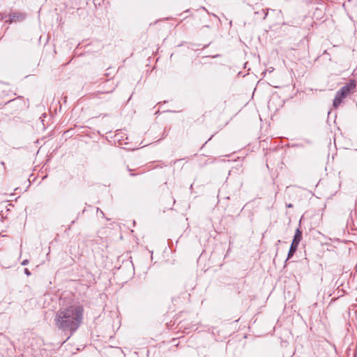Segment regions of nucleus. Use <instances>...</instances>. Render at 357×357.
<instances>
[{
    "label": "nucleus",
    "mask_w": 357,
    "mask_h": 357,
    "mask_svg": "<svg viewBox=\"0 0 357 357\" xmlns=\"http://www.w3.org/2000/svg\"><path fill=\"white\" fill-rule=\"evenodd\" d=\"M84 309L79 305H72L61 308L56 314L54 321L57 328L63 331L74 333L83 319Z\"/></svg>",
    "instance_id": "f257e3e1"
},
{
    "label": "nucleus",
    "mask_w": 357,
    "mask_h": 357,
    "mask_svg": "<svg viewBox=\"0 0 357 357\" xmlns=\"http://www.w3.org/2000/svg\"><path fill=\"white\" fill-rule=\"evenodd\" d=\"M356 86L355 81L350 80L349 82L337 91L333 100V107L335 108L338 107L344 98L354 92Z\"/></svg>",
    "instance_id": "f03ea898"
},
{
    "label": "nucleus",
    "mask_w": 357,
    "mask_h": 357,
    "mask_svg": "<svg viewBox=\"0 0 357 357\" xmlns=\"http://www.w3.org/2000/svg\"><path fill=\"white\" fill-rule=\"evenodd\" d=\"M301 238H302V232L300 230V229H297L296 230L293 241L291 242L286 261L289 260L290 258H291L294 256V253L296 252V251L298 248L299 243L301 241Z\"/></svg>",
    "instance_id": "7ed1b4c3"
},
{
    "label": "nucleus",
    "mask_w": 357,
    "mask_h": 357,
    "mask_svg": "<svg viewBox=\"0 0 357 357\" xmlns=\"http://www.w3.org/2000/svg\"><path fill=\"white\" fill-rule=\"evenodd\" d=\"M25 18V15L22 13H13L10 14L8 16V19L6 20V22L12 23L13 22H20L22 21Z\"/></svg>",
    "instance_id": "20e7f679"
},
{
    "label": "nucleus",
    "mask_w": 357,
    "mask_h": 357,
    "mask_svg": "<svg viewBox=\"0 0 357 357\" xmlns=\"http://www.w3.org/2000/svg\"><path fill=\"white\" fill-rule=\"evenodd\" d=\"M29 264V260L28 259H24V261H22V262L21 263V264L22 266H26Z\"/></svg>",
    "instance_id": "39448f33"
},
{
    "label": "nucleus",
    "mask_w": 357,
    "mask_h": 357,
    "mask_svg": "<svg viewBox=\"0 0 357 357\" xmlns=\"http://www.w3.org/2000/svg\"><path fill=\"white\" fill-rule=\"evenodd\" d=\"M24 273H25L27 276L31 275V272L29 271V269H28V268H24Z\"/></svg>",
    "instance_id": "423d86ee"
},
{
    "label": "nucleus",
    "mask_w": 357,
    "mask_h": 357,
    "mask_svg": "<svg viewBox=\"0 0 357 357\" xmlns=\"http://www.w3.org/2000/svg\"><path fill=\"white\" fill-rule=\"evenodd\" d=\"M4 17H3V15L2 13H0V20H3Z\"/></svg>",
    "instance_id": "0eeeda50"
},
{
    "label": "nucleus",
    "mask_w": 357,
    "mask_h": 357,
    "mask_svg": "<svg viewBox=\"0 0 357 357\" xmlns=\"http://www.w3.org/2000/svg\"><path fill=\"white\" fill-rule=\"evenodd\" d=\"M291 206H292V205L291 204L288 205V207H291Z\"/></svg>",
    "instance_id": "6e6552de"
},
{
    "label": "nucleus",
    "mask_w": 357,
    "mask_h": 357,
    "mask_svg": "<svg viewBox=\"0 0 357 357\" xmlns=\"http://www.w3.org/2000/svg\"><path fill=\"white\" fill-rule=\"evenodd\" d=\"M2 105V102H0V106Z\"/></svg>",
    "instance_id": "1a4fd4ad"
}]
</instances>
